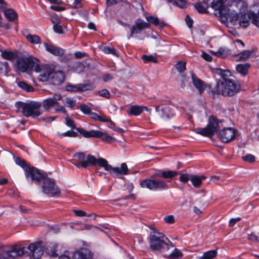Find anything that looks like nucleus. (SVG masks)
Wrapping results in <instances>:
<instances>
[{
    "label": "nucleus",
    "mask_w": 259,
    "mask_h": 259,
    "mask_svg": "<svg viewBox=\"0 0 259 259\" xmlns=\"http://www.w3.org/2000/svg\"><path fill=\"white\" fill-rule=\"evenodd\" d=\"M63 26L64 24L62 22H61L58 24H56V25H54L53 29L54 32L56 33L63 34L64 33Z\"/></svg>",
    "instance_id": "37998d69"
},
{
    "label": "nucleus",
    "mask_w": 259,
    "mask_h": 259,
    "mask_svg": "<svg viewBox=\"0 0 259 259\" xmlns=\"http://www.w3.org/2000/svg\"><path fill=\"white\" fill-rule=\"evenodd\" d=\"M5 15L6 17L10 21H14L18 17L17 13L12 9H8L5 11Z\"/></svg>",
    "instance_id": "72a5a7b5"
},
{
    "label": "nucleus",
    "mask_w": 259,
    "mask_h": 259,
    "mask_svg": "<svg viewBox=\"0 0 259 259\" xmlns=\"http://www.w3.org/2000/svg\"><path fill=\"white\" fill-rule=\"evenodd\" d=\"M241 220V218H233V219H231L230 221H229V227H233L235 225V224L240 221Z\"/></svg>",
    "instance_id": "69168bd1"
},
{
    "label": "nucleus",
    "mask_w": 259,
    "mask_h": 259,
    "mask_svg": "<svg viewBox=\"0 0 259 259\" xmlns=\"http://www.w3.org/2000/svg\"><path fill=\"white\" fill-rule=\"evenodd\" d=\"M15 161L17 164L19 165L21 167L24 168V170L26 168V167H29V166L27 165L26 162L25 160L22 159L19 157L15 158Z\"/></svg>",
    "instance_id": "a18cd8bd"
},
{
    "label": "nucleus",
    "mask_w": 259,
    "mask_h": 259,
    "mask_svg": "<svg viewBox=\"0 0 259 259\" xmlns=\"http://www.w3.org/2000/svg\"><path fill=\"white\" fill-rule=\"evenodd\" d=\"M65 75L62 71L52 72V73L51 74L50 80L54 84H60L63 81Z\"/></svg>",
    "instance_id": "6ab92c4d"
},
{
    "label": "nucleus",
    "mask_w": 259,
    "mask_h": 259,
    "mask_svg": "<svg viewBox=\"0 0 259 259\" xmlns=\"http://www.w3.org/2000/svg\"><path fill=\"white\" fill-rule=\"evenodd\" d=\"M99 121L104 122H109L111 125H115V123L111 120L110 118L105 115L100 116Z\"/></svg>",
    "instance_id": "603ef678"
},
{
    "label": "nucleus",
    "mask_w": 259,
    "mask_h": 259,
    "mask_svg": "<svg viewBox=\"0 0 259 259\" xmlns=\"http://www.w3.org/2000/svg\"><path fill=\"white\" fill-rule=\"evenodd\" d=\"M150 248L153 251H164L174 246L165 235L157 231H152L149 236Z\"/></svg>",
    "instance_id": "7ed1b4c3"
},
{
    "label": "nucleus",
    "mask_w": 259,
    "mask_h": 259,
    "mask_svg": "<svg viewBox=\"0 0 259 259\" xmlns=\"http://www.w3.org/2000/svg\"><path fill=\"white\" fill-rule=\"evenodd\" d=\"M41 106L40 102L30 101L29 103L18 102L16 103V107L21 109L23 115L26 117H32L35 118L41 114L40 108Z\"/></svg>",
    "instance_id": "20e7f679"
},
{
    "label": "nucleus",
    "mask_w": 259,
    "mask_h": 259,
    "mask_svg": "<svg viewBox=\"0 0 259 259\" xmlns=\"http://www.w3.org/2000/svg\"><path fill=\"white\" fill-rule=\"evenodd\" d=\"M206 178V177L204 176H198L190 175V181L193 186L196 188H199L202 184V181Z\"/></svg>",
    "instance_id": "b1692460"
},
{
    "label": "nucleus",
    "mask_w": 259,
    "mask_h": 259,
    "mask_svg": "<svg viewBox=\"0 0 259 259\" xmlns=\"http://www.w3.org/2000/svg\"><path fill=\"white\" fill-rule=\"evenodd\" d=\"M150 27V24L149 23L145 22L141 19H138L130 28V35L128 38L132 37L134 34L141 33L143 30Z\"/></svg>",
    "instance_id": "4468645a"
},
{
    "label": "nucleus",
    "mask_w": 259,
    "mask_h": 259,
    "mask_svg": "<svg viewBox=\"0 0 259 259\" xmlns=\"http://www.w3.org/2000/svg\"><path fill=\"white\" fill-rule=\"evenodd\" d=\"M228 10V19L230 18V21L236 22L237 21H239L240 18L241 17V13L237 14V13H232L231 15L229 14V10L227 9ZM228 19H227V21ZM224 22V21H223ZM227 21H225V22H227Z\"/></svg>",
    "instance_id": "79ce46f5"
},
{
    "label": "nucleus",
    "mask_w": 259,
    "mask_h": 259,
    "mask_svg": "<svg viewBox=\"0 0 259 259\" xmlns=\"http://www.w3.org/2000/svg\"><path fill=\"white\" fill-rule=\"evenodd\" d=\"M17 84L19 88L27 92H32L34 90L32 85L28 84L25 81H19L17 82Z\"/></svg>",
    "instance_id": "7c9ffc66"
},
{
    "label": "nucleus",
    "mask_w": 259,
    "mask_h": 259,
    "mask_svg": "<svg viewBox=\"0 0 259 259\" xmlns=\"http://www.w3.org/2000/svg\"><path fill=\"white\" fill-rule=\"evenodd\" d=\"M25 175L28 181L31 183L34 182L35 184H38L47 176L44 171L33 166L26 167L25 169Z\"/></svg>",
    "instance_id": "9d476101"
},
{
    "label": "nucleus",
    "mask_w": 259,
    "mask_h": 259,
    "mask_svg": "<svg viewBox=\"0 0 259 259\" xmlns=\"http://www.w3.org/2000/svg\"><path fill=\"white\" fill-rule=\"evenodd\" d=\"M59 101H62V97L60 94H55L53 98H49L44 100L41 104V106H43L44 109L48 111L54 105H57L55 108L56 112H62L65 113V107L63 105H60Z\"/></svg>",
    "instance_id": "6e6552de"
},
{
    "label": "nucleus",
    "mask_w": 259,
    "mask_h": 259,
    "mask_svg": "<svg viewBox=\"0 0 259 259\" xmlns=\"http://www.w3.org/2000/svg\"><path fill=\"white\" fill-rule=\"evenodd\" d=\"M25 248L18 245L13 246L11 250L1 253V259L15 258L24 254Z\"/></svg>",
    "instance_id": "9b49d317"
},
{
    "label": "nucleus",
    "mask_w": 259,
    "mask_h": 259,
    "mask_svg": "<svg viewBox=\"0 0 259 259\" xmlns=\"http://www.w3.org/2000/svg\"><path fill=\"white\" fill-rule=\"evenodd\" d=\"M195 8L199 13L205 14L207 13L206 9H205L203 6L200 3H197L194 5Z\"/></svg>",
    "instance_id": "8fccbe9b"
},
{
    "label": "nucleus",
    "mask_w": 259,
    "mask_h": 259,
    "mask_svg": "<svg viewBox=\"0 0 259 259\" xmlns=\"http://www.w3.org/2000/svg\"><path fill=\"white\" fill-rule=\"evenodd\" d=\"M248 15L249 19L251 20L252 23L259 27V16L253 12H250Z\"/></svg>",
    "instance_id": "4c0bfd02"
},
{
    "label": "nucleus",
    "mask_w": 259,
    "mask_h": 259,
    "mask_svg": "<svg viewBox=\"0 0 259 259\" xmlns=\"http://www.w3.org/2000/svg\"><path fill=\"white\" fill-rule=\"evenodd\" d=\"M98 94L99 96L106 98L107 99H109L110 96V94L109 92L107 89H103L98 92Z\"/></svg>",
    "instance_id": "864d4df0"
},
{
    "label": "nucleus",
    "mask_w": 259,
    "mask_h": 259,
    "mask_svg": "<svg viewBox=\"0 0 259 259\" xmlns=\"http://www.w3.org/2000/svg\"><path fill=\"white\" fill-rule=\"evenodd\" d=\"M250 67V64L246 63L245 64H238L236 66L237 71L243 75H246L248 72V69Z\"/></svg>",
    "instance_id": "bb28decb"
},
{
    "label": "nucleus",
    "mask_w": 259,
    "mask_h": 259,
    "mask_svg": "<svg viewBox=\"0 0 259 259\" xmlns=\"http://www.w3.org/2000/svg\"><path fill=\"white\" fill-rule=\"evenodd\" d=\"M180 180L183 183H187L190 180V175L182 174L180 177Z\"/></svg>",
    "instance_id": "13d9d810"
},
{
    "label": "nucleus",
    "mask_w": 259,
    "mask_h": 259,
    "mask_svg": "<svg viewBox=\"0 0 259 259\" xmlns=\"http://www.w3.org/2000/svg\"><path fill=\"white\" fill-rule=\"evenodd\" d=\"M74 55L76 58L80 59L87 56V54L84 52H76L74 53Z\"/></svg>",
    "instance_id": "338daca9"
},
{
    "label": "nucleus",
    "mask_w": 259,
    "mask_h": 259,
    "mask_svg": "<svg viewBox=\"0 0 259 259\" xmlns=\"http://www.w3.org/2000/svg\"><path fill=\"white\" fill-rule=\"evenodd\" d=\"M10 68L7 62H0V72L5 75L10 71Z\"/></svg>",
    "instance_id": "e433bc0d"
},
{
    "label": "nucleus",
    "mask_w": 259,
    "mask_h": 259,
    "mask_svg": "<svg viewBox=\"0 0 259 259\" xmlns=\"http://www.w3.org/2000/svg\"><path fill=\"white\" fill-rule=\"evenodd\" d=\"M51 21L54 25H56V24H58L61 22L59 17L56 14L52 15L51 16Z\"/></svg>",
    "instance_id": "bf43d9fd"
},
{
    "label": "nucleus",
    "mask_w": 259,
    "mask_h": 259,
    "mask_svg": "<svg viewBox=\"0 0 259 259\" xmlns=\"http://www.w3.org/2000/svg\"><path fill=\"white\" fill-rule=\"evenodd\" d=\"M192 79L193 85L198 90L200 95H201L204 91L205 83L197 77L193 73H192Z\"/></svg>",
    "instance_id": "4be33fe9"
},
{
    "label": "nucleus",
    "mask_w": 259,
    "mask_h": 259,
    "mask_svg": "<svg viewBox=\"0 0 259 259\" xmlns=\"http://www.w3.org/2000/svg\"><path fill=\"white\" fill-rule=\"evenodd\" d=\"M242 158L244 161L249 162L250 163L254 162L255 160V157L253 155L250 154H247L244 156H242Z\"/></svg>",
    "instance_id": "5fc2aeb1"
},
{
    "label": "nucleus",
    "mask_w": 259,
    "mask_h": 259,
    "mask_svg": "<svg viewBox=\"0 0 259 259\" xmlns=\"http://www.w3.org/2000/svg\"><path fill=\"white\" fill-rule=\"evenodd\" d=\"M183 256V254L180 250L175 248L170 254L164 257L169 259H181Z\"/></svg>",
    "instance_id": "c85d7f7f"
},
{
    "label": "nucleus",
    "mask_w": 259,
    "mask_h": 259,
    "mask_svg": "<svg viewBox=\"0 0 259 259\" xmlns=\"http://www.w3.org/2000/svg\"><path fill=\"white\" fill-rule=\"evenodd\" d=\"M178 174L177 172L174 170L160 171L157 175L159 177L165 179H170L175 177Z\"/></svg>",
    "instance_id": "c756f323"
},
{
    "label": "nucleus",
    "mask_w": 259,
    "mask_h": 259,
    "mask_svg": "<svg viewBox=\"0 0 259 259\" xmlns=\"http://www.w3.org/2000/svg\"><path fill=\"white\" fill-rule=\"evenodd\" d=\"M46 50L49 53L55 56H61L64 54V50L54 46L51 44L45 43L44 44Z\"/></svg>",
    "instance_id": "412c9836"
},
{
    "label": "nucleus",
    "mask_w": 259,
    "mask_h": 259,
    "mask_svg": "<svg viewBox=\"0 0 259 259\" xmlns=\"http://www.w3.org/2000/svg\"><path fill=\"white\" fill-rule=\"evenodd\" d=\"M103 51L105 54H112L115 56H118L116 51L114 48H110L109 47H105L103 49Z\"/></svg>",
    "instance_id": "09e8293b"
},
{
    "label": "nucleus",
    "mask_w": 259,
    "mask_h": 259,
    "mask_svg": "<svg viewBox=\"0 0 259 259\" xmlns=\"http://www.w3.org/2000/svg\"><path fill=\"white\" fill-rule=\"evenodd\" d=\"M142 59L145 63H147L149 62H153L156 63L158 62L157 58L152 55H143L142 56Z\"/></svg>",
    "instance_id": "ea45409f"
},
{
    "label": "nucleus",
    "mask_w": 259,
    "mask_h": 259,
    "mask_svg": "<svg viewBox=\"0 0 259 259\" xmlns=\"http://www.w3.org/2000/svg\"><path fill=\"white\" fill-rule=\"evenodd\" d=\"M160 117L163 119H168L175 115V112L169 106L161 105Z\"/></svg>",
    "instance_id": "aec40b11"
},
{
    "label": "nucleus",
    "mask_w": 259,
    "mask_h": 259,
    "mask_svg": "<svg viewBox=\"0 0 259 259\" xmlns=\"http://www.w3.org/2000/svg\"><path fill=\"white\" fill-rule=\"evenodd\" d=\"M186 63L185 62L179 61L176 64V69L180 73L184 72L186 69Z\"/></svg>",
    "instance_id": "de8ad7c7"
},
{
    "label": "nucleus",
    "mask_w": 259,
    "mask_h": 259,
    "mask_svg": "<svg viewBox=\"0 0 259 259\" xmlns=\"http://www.w3.org/2000/svg\"><path fill=\"white\" fill-rule=\"evenodd\" d=\"M74 212L76 216L84 217L86 215V212L82 210H74Z\"/></svg>",
    "instance_id": "774afa93"
},
{
    "label": "nucleus",
    "mask_w": 259,
    "mask_h": 259,
    "mask_svg": "<svg viewBox=\"0 0 259 259\" xmlns=\"http://www.w3.org/2000/svg\"><path fill=\"white\" fill-rule=\"evenodd\" d=\"M79 109L84 114H90L92 111L91 108L85 104L81 105Z\"/></svg>",
    "instance_id": "3c124183"
},
{
    "label": "nucleus",
    "mask_w": 259,
    "mask_h": 259,
    "mask_svg": "<svg viewBox=\"0 0 259 259\" xmlns=\"http://www.w3.org/2000/svg\"><path fill=\"white\" fill-rule=\"evenodd\" d=\"M218 252L216 250H211L203 253L202 256L198 259H213L217 255Z\"/></svg>",
    "instance_id": "473e14b6"
},
{
    "label": "nucleus",
    "mask_w": 259,
    "mask_h": 259,
    "mask_svg": "<svg viewBox=\"0 0 259 259\" xmlns=\"http://www.w3.org/2000/svg\"><path fill=\"white\" fill-rule=\"evenodd\" d=\"M66 103L67 104L68 107L71 108L72 109L76 104V101L73 99L68 98L66 99Z\"/></svg>",
    "instance_id": "6e6d98bb"
},
{
    "label": "nucleus",
    "mask_w": 259,
    "mask_h": 259,
    "mask_svg": "<svg viewBox=\"0 0 259 259\" xmlns=\"http://www.w3.org/2000/svg\"><path fill=\"white\" fill-rule=\"evenodd\" d=\"M251 52L248 50H245L242 51V52L239 53L236 56H237L239 57V59H238V61H245L247 59H248L250 55H251Z\"/></svg>",
    "instance_id": "58836bf2"
},
{
    "label": "nucleus",
    "mask_w": 259,
    "mask_h": 259,
    "mask_svg": "<svg viewBox=\"0 0 259 259\" xmlns=\"http://www.w3.org/2000/svg\"><path fill=\"white\" fill-rule=\"evenodd\" d=\"M249 18L246 17L245 14L241 13V17L239 19V24L241 26L246 28L248 26L249 24Z\"/></svg>",
    "instance_id": "f704fd0d"
},
{
    "label": "nucleus",
    "mask_w": 259,
    "mask_h": 259,
    "mask_svg": "<svg viewBox=\"0 0 259 259\" xmlns=\"http://www.w3.org/2000/svg\"><path fill=\"white\" fill-rule=\"evenodd\" d=\"M68 71L80 73L83 72L84 65L79 61H71L67 63Z\"/></svg>",
    "instance_id": "a211bd4d"
},
{
    "label": "nucleus",
    "mask_w": 259,
    "mask_h": 259,
    "mask_svg": "<svg viewBox=\"0 0 259 259\" xmlns=\"http://www.w3.org/2000/svg\"><path fill=\"white\" fill-rule=\"evenodd\" d=\"M73 159H72V163L78 168H86L88 167L93 165H99L108 171L115 174L116 175H126L128 174V168L125 163H122L121 167H112L109 164L107 160L103 158H96L95 156L89 154L85 157L83 152H76L73 154Z\"/></svg>",
    "instance_id": "f257e3e1"
},
{
    "label": "nucleus",
    "mask_w": 259,
    "mask_h": 259,
    "mask_svg": "<svg viewBox=\"0 0 259 259\" xmlns=\"http://www.w3.org/2000/svg\"><path fill=\"white\" fill-rule=\"evenodd\" d=\"M217 73L221 75V79H219L218 81H223L227 80H233V79L230 78L231 76V72L228 70H222L221 69H217Z\"/></svg>",
    "instance_id": "cd10ccee"
},
{
    "label": "nucleus",
    "mask_w": 259,
    "mask_h": 259,
    "mask_svg": "<svg viewBox=\"0 0 259 259\" xmlns=\"http://www.w3.org/2000/svg\"><path fill=\"white\" fill-rule=\"evenodd\" d=\"M66 137H78V134L77 133L73 131L72 130L66 132Z\"/></svg>",
    "instance_id": "680f3d73"
},
{
    "label": "nucleus",
    "mask_w": 259,
    "mask_h": 259,
    "mask_svg": "<svg viewBox=\"0 0 259 259\" xmlns=\"http://www.w3.org/2000/svg\"><path fill=\"white\" fill-rule=\"evenodd\" d=\"M175 3L179 7L184 8L186 6L187 2L186 0H175Z\"/></svg>",
    "instance_id": "4d7b16f0"
},
{
    "label": "nucleus",
    "mask_w": 259,
    "mask_h": 259,
    "mask_svg": "<svg viewBox=\"0 0 259 259\" xmlns=\"http://www.w3.org/2000/svg\"><path fill=\"white\" fill-rule=\"evenodd\" d=\"M25 37L28 41L32 44H38L40 43V37L36 34H27L25 35Z\"/></svg>",
    "instance_id": "2f4dec72"
},
{
    "label": "nucleus",
    "mask_w": 259,
    "mask_h": 259,
    "mask_svg": "<svg viewBox=\"0 0 259 259\" xmlns=\"http://www.w3.org/2000/svg\"><path fill=\"white\" fill-rule=\"evenodd\" d=\"M164 221L167 224H173L175 223L174 217L172 215H169L164 218Z\"/></svg>",
    "instance_id": "052dcab7"
},
{
    "label": "nucleus",
    "mask_w": 259,
    "mask_h": 259,
    "mask_svg": "<svg viewBox=\"0 0 259 259\" xmlns=\"http://www.w3.org/2000/svg\"><path fill=\"white\" fill-rule=\"evenodd\" d=\"M248 239L255 242H259V237L254 233L249 235Z\"/></svg>",
    "instance_id": "0e129e2a"
},
{
    "label": "nucleus",
    "mask_w": 259,
    "mask_h": 259,
    "mask_svg": "<svg viewBox=\"0 0 259 259\" xmlns=\"http://www.w3.org/2000/svg\"><path fill=\"white\" fill-rule=\"evenodd\" d=\"M222 122V120L218 119L213 115H210L209 117L208 122L206 127L196 128V133L203 136L211 137L219 131L220 128V123Z\"/></svg>",
    "instance_id": "39448f33"
},
{
    "label": "nucleus",
    "mask_w": 259,
    "mask_h": 259,
    "mask_svg": "<svg viewBox=\"0 0 259 259\" xmlns=\"http://www.w3.org/2000/svg\"><path fill=\"white\" fill-rule=\"evenodd\" d=\"M41 188L42 192L49 196L56 197L60 194V190L55 184L54 180L48 178L47 176L43 180Z\"/></svg>",
    "instance_id": "1a4fd4ad"
},
{
    "label": "nucleus",
    "mask_w": 259,
    "mask_h": 259,
    "mask_svg": "<svg viewBox=\"0 0 259 259\" xmlns=\"http://www.w3.org/2000/svg\"><path fill=\"white\" fill-rule=\"evenodd\" d=\"M146 18L150 24V23L153 24L160 28H162L166 25L165 23L163 21H160L157 17L150 16L146 17Z\"/></svg>",
    "instance_id": "a878e982"
},
{
    "label": "nucleus",
    "mask_w": 259,
    "mask_h": 259,
    "mask_svg": "<svg viewBox=\"0 0 259 259\" xmlns=\"http://www.w3.org/2000/svg\"><path fill=\"white\" fill-rule=\"evenodd\" d=\"M209 93L212 98L218 95L225 97H232L237 94L241 89L240 83L236 80H227L217 81L216 85L212 88L211 85L208 84Z\"/></svg>",
    "instance_id": "f03ea898"
},
{
    "label": "nucleus",
    "mask_w": 259,
    "mask_h": 259,
    "mask_svg": "<svg viewBox=\"0 0 259 259\" xmlns=\"http://www.w3.org/2000/svg\"><path fill=\"white\" fill-rule=\"evenodd\" d=\"M99 137L97 138L101 139L103 141L106 142H109L114 140V138L109 136L107 133L102 132L99 131Z\"/></svg>",
    "instance_id": "c9c22d12"
},
{
    "label": "nucleus",
    "mask_w": 259,
    "mask_h": 259,
    "mask_svg": "<svg viewBox=\"0 0 259 259\" xmlns=\"http://www.w3.org/2000/svg\"><path fill=\"white\" fill-rule=\"evenodd\" d=\"M128 115L139 116L142 113V108L138 105H132L126 110Z\"/></svg>",
    "instance_id": "393cba45"
},
{
    "label": "nucleus",
    "mask_w": 259,
    "mask_h": 259,
    "mask_svg": "<svg viewBox=\"0 0 259 259\" xmlns=\"http://www.w3.org/2000/svg\"><path fill=\"white\" fill-rule=\"evenodd\" d=\"M77 131L80 133L83 137L86 138H97L99 137V131L98 130H91L87 131L83 128H77Z\"/></svg>",
    "instance_id": "5701e85b"
},
{
    "label": "nucleus",
    "mask_w": 259,
    "mask_h": 259,
    "mask_svg": "<svg viewBox=\"0 0 259 259\" xmlns=\"http://www.w3.org/2000/svg\"><path fill=\"white\" fill-rule=\"evenodd\" d=\"M2 56L5 59L12 60L15 57V55L12 52L4 51L2 52Z\"/></svg>",
    "instance_id": "c03bdc74"
},
{
    "label": "nucleus",
    "mask_w": 259,
    "mask_h": 259,
    "mask_svg": "<svg viewBox=\"0 0 259 259\" xmlns=\"http://www.w3.org/2000/svg\"><path fill=\"white\" fill-rule=\"evenodd\" d=\"M93 253L89 249L82 248L74 252L72 257L73 259H92Z\"/></svg>",
    "instance_id": "f3484780"
},
{
    "label": "nucleus",
    "mask_w": 259,
    "mask_h": 259,
    "mask_svg": "<svg viewBox=\"0 0 259 259\" xmlns=\"http://www.w3.org/2000/svg\"><path fill=\"white\" fill-rule=\"evenodd\" d=\"M52 72L46 71L41 73L38 76V79L41 81H46L51 79Z\"/></svg>",
    "instance_id": "a19ab883"
},
{
    "label": "nucleus",
    "mask_w": 259,
    "mask_h": 259,
    "mask_svg": "<svg viewBox=\"0 0 259 259\" xmlns=\"http://www.w3.org/2000/svg\"><path fill=\"white\" fill-rule=\"evenodd\" d=\"M237 133V131L234 128H224L220 131L219 137L223 142L227 143L235 139Z\"/></svg>",
    "instance_id": "2eb2a0df"
},
{
    "label": "nucleus",
    "mask_w": 259,
    "mask_h": 259,
    "mask_svg": "<svg viewBox=\"0 0 259 259\" xmlns=\"http://www.w3.org/2000/svg\"><path fill=\"white\" fill-rule=\"evenodd\" d=\"M66 124L72 130L77 131V128H80V127H77L74 121L69 117H66Z\"/></svg>",
    "instance_id": "49530a36"
},
{
    "label": "nucleus",
    "mask_w": 259,
    "mask_h": 259,
    "mask_svg": "<svg viewBox=\"0 0 259 259\" xmlns=\"http://www.w3.org/2000/svg\"><path fill=\"white\" fill-rule=\"evenodd\" d=\"M185 21L187 26L189 28H191L192 27L193 21L189 15L186 16L185 18Z\"/></svg>",
    "instance_id": "e2e57ef3"
},
{
    "label": "nucleus",
    "mask_w": 259,
    "mask_h": 259,
    "mask_svg": "<svg viewBox=\"0 0 259 259\" xmlns=\"http://www.w3.org/2000/svg\"><path fill=\"white\" fill-rule=\"evenodd\" d=\"M140 186L152 191L163 190L168 188L167 183L162 180L145 179L141 181Z\"/></svg>",
    "instance_id": "0eeeda50"
},
{
    "label": "nucleus",
    "mask_w": 259,
    "mask_h": 259,
    "mask_svg": "<svg viewBox=\"0 0 259 259\" xmlns=\"http://www.w3.org/2000/svg\"><path fill=\"white\" fill-rule=\"evenodd\" d=\"M227 0H203V2L207 7H211L218 12L216 15L221 18L223 21H227L228 10L225 7V3Z\"/></svg>",
    "instance_id": "423d86ee"
},
{
    "label": "nucleus",
    "mask_w": 259,
    "mask_h": 259,
    "mask_svg": "<svg viewBox=\"0 0 259 259\" xmlns=\"http://www.w3.org/2000/svg\"><path fill=\"white\" fill-rule=\"evenodd\" d=\"M35 65V62L32 57H21L17 61V66L19 70L25 72L28 69H32Z\"/></svg>",
    "instance_id": "ddd939ff"
},
{
    "label": "nucleus",
    "mask_w": 259,
    "mask_h": 259,
    "mask_svg": "<svg viewBox=\"0 0 259 259\" xmlns=\"http://www.w3.org/2000/svg\"><path fill=\"white\" fill-rule=\"evenodd\" d=\"M95 88V86L92 83H79L72 85L70 83H66V91L80 93L84 91H92Z\"/></svg>",
    "instance_id": "f8f14e48"
},
{
    "label": "nucleus",
    "mask_w": 259,
    "mask_h": 259,
    "mask_svg": "<svg viewBox=\"0 0 259 259\" xmlns=\"http://www.w3.org/2000/svg\"><path fill=\"white\" fill-rule=\"evenodd\" d=\"M41 242H35L30 244L28 249L32 252L34 259H39L43 254L44 249Z\"/></svg>",
    "instance_id": "dca6fc26"
}]
</instances>
